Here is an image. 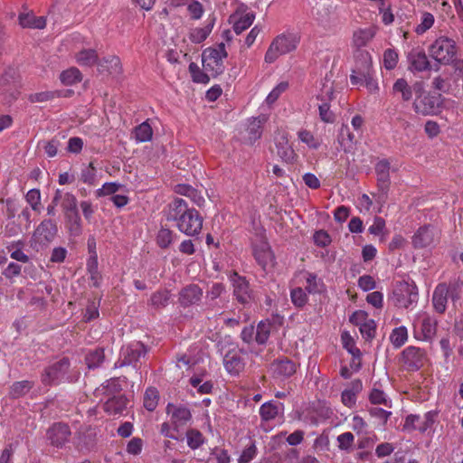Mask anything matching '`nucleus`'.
Segmentation results:
<instances>
[{
	"instance_id": "obj_12",
	"label": "nucleus",
	"mask_w": 463,
	"mask_h": 463,
	"mask_svg": "<svg viewBox=\"0 0 463 463\" xmlns=\"http://www.w3.org/2000/svg\"><path fill=\"white\" fill-rule=\"evenodd\" d=\"M253 254L258 263L266 269L273 264L274 256L267 241L259 238L253 242Z\"/></svg>"
},
{
	"instance_id": "obj_23",
	"label": "nucleus",
	"mask_w": 463,
	"mask_h": 463,
	"mask_svg": "<svg viewBox=\"0 0 463 463\" xmlns=\"http://www.w3.org/2000/svg\"><path fill=\"white\" fill-rule=\"evenodd\" d=\"M203 296L202 289L197 285H190L180 292L179 300L184 306L196 304Z\"/></svg>"
},
{
	"instance_id": "obj_62",
	"label": "nucleus",
	"mask_w": 463,
	"mask_h": 463,
	"mask_svg": "<svg viewBox=\"0 0 463 463\" xmlns=\"http://www.w3.org/2000/svg\"><path fill=\"white\" fill-rule=\"evenodd\" d=\"M360 332L363 335V336L366 339H370L373 337L376 325L375 322L373 319H367L364 323H363L359 326Z\"/></svg>"
},
{
	"instance_id": "obj_15",
	"label": "nucleus",
	"mask_w": 463,
	"mask_h": 463,
	"mask_svg": "<svg viewBox=\"0 0 463 463\" xmlns=\"http://www.w3.org/2000/svg\"><path fill=\"white\" fill-rule=\"evenodd\" d=\"M421 82H415L413 85H410L408 81L403 79H398L393 86L392 92L394 95L399 96L403 101H410L413 94H417L420 90Z\"/></svg>"
},
{
	"instance_id": "obj_32",
	"label": "nucleus",
	"mask_w": 463,
	"mask_h": 463,
	"mask_svg": "<svg viewBox=\"0 0 463 463\" xmlns=\"http://www.w3.org/2000/svg\"><path fill=\"white\" fill-rule=\"evenodd\" d=\"M223 363L225 369L231 374H238L244 368V363L237 354H226Z\"/></svg>"
},
{
	"instance_id": "obj_64",
	"label": "nucleus",
	"mask_w": 463,
	"mask_h": 463,
	"mask_svg": "<svg viewBox=\"0 0 463 463\" xmlns=\"http://www.w3.org/2000/svg\"><path fill=\"white\" fill-rule=\"evenodd\" d=\"M257 448L255 444L251 443L249 447L245 448L238 458V463H249L256 456Z\"/></svg>"
},
{
	"instance_id": "obj_9",
	"label": "nucleus",
	"mask_w": 463,
	"mask_h": 463,
	"mask_svg": "<svg viewBox=\"0 0 463 463\" xmlns=\"http://www.w3.org/2000/svg\"><path fill=\"white\" fill-rule=\"evenodd\" d=\"M70 366L69 360L63 358L45 369L42 376L44 384H53L67 379L66 373Z\"/></svg>"
},
{
	"instance_id": "obj_36",
	"label": "nucleus",
	"mask_w": 463,
	"mask_h": 463,
	"mask_svg": "<svg viewBox=\"0 0 463 463\" xmlns=\"http://www.w3.org/2000/svg\"><path fill=\"white\" fill-rule=\"evenodd\" d=\"M100 71H107L109 74H118L121 71L120 61L117 56H109L99 63Z\"/></svg>"
},
{
	"instance_id": "obj_29",
	"label": "nucleus",
	"mask_w": 463,
	"mask_h": 463,
	"mask_svg": "<svg viewBox=\"0 0 463 463\" xmlns=\"http://www.w3.org/2000/svg\"><path fill=\"white\" fill-rule=\"evenodd\" d=\"M214 24V19H209L207 24L203 27L192 29L189 33V39L194 43H203L211 33Z\"/></svg>"
},
{
	"instance_id": "obj_17",
	"label": "nucleus",
	"mask_w": 463,
	"mask_h": 463,
	"mask_svg": "<svg viewBox=\"0 0 463 463\" xmlns=\"http://www.w3.org/2000/svg\"><path fill=\"white\" fill-rule=\"evenodd\" d=\"M167 413L171 415V423L175 427V430H176V432L188 423L192 418L190 411L183 406L176 407L168 404Z\"/></svg>"
},
{
	"instance_id": "obj_21",
	"label": "nucleus",
	"mask_w": 463,
	"mask_h": 463,
	"mask_svg": "<svg viewBox=\"0 0 463 463\" xmlns=\"http://www.w3.org/2000/svg\"><path fill=\"white\" fill-rule=\"evenodd\" d=\"M71 435L68 425L63 423H56L48 430V438L52 444L61 447L69 440Z\"/></svg>"
},
{
	"instance_id": "obj_27",
	"label": "nucleus",
	"mask_w": 463,
	"mask_h": 463,
	"mask_svg": "<svg viewBox=\"0 0 463 463\" xmlns=\"http://www.w3.org/2000/svg\"><path fill=\"white\" fill-rule=\"evenodd\" d=\"M390 163L386 159L380 160L375 165V172L377 175V180L379 187L384 191L387 190L390 181Z\"/></svg>"
},
{
	"instance_id": "obj_2",
	"label": "nucleus",
	"mask_w": 463,
	"mask_h": 463,
	"mask_svg": "<svg viewBox=\"0 0 463 463\" xmlns=\"http://www.w3.org/2000/svg\"><path fill=\"white\" fill-rule=\"evenodd\" d=\"M300 42V36L295 33L278 35L268 48L264 60L268 63L274 62L279 56L294 52Z\"/></svg>"
},
{
	"instance_id": "obj_53",
	"label": "nucleus",
	"mask_w": 463,
	"mask_h": 463,
	"mask_svg": "<svg viewBox=\"0 0 463 463\" xmlns=\"http://www.w3.org/2000/svg\"><path fill=\"white\" fill-rule=\"evenodd\" d=\"M104 361V353L102 350H95L86 356V363L90 369L99 367Z\"/></svg>"
},
{
	"instance_id": "obj_50",
	"label": "nucleus",
	"mask_w": 463,
	"mask_h": 463,
	"mask_svg": "<svg viewBox=\"0 0 463 463\" xmlns=\"http://www.w3.org/2000/svg\"><path fill=\"white\" fill-rule=\"evenodd\" d=\"M334 93L335 91L333 82L326 79L322 83V87L320 89V92L317 95V99L323 102H327L334 99Z\"/></svg>"
},
{
	"instance_id": "obj_14",
	"label": "nucleus",
	"mask_w": 463,
	"mask_h": 463,
	"mask_svg": "<svg viewBox=\"0 0 463 463\" xmlns=\"http://www.w3.org/2000/svg\"><path fill=\"white\" fill-rule=\"evenodd\" d=\"M255 14L251 11L238 9L230 16V23L232 24L233 31L240 34L248 29L254 22Z\"/></svg>"
},
{
	"instance_id": "obj_33",
	"label": "nucleus",
	"mask_w": 463,
	"mask_h": 463,
	"mask_svg": "<svg viewBox=\"0 0 463 463\" xmlns=\"http://www.w3.org/2000/svg\"><path fill=\"white\" fill-rule=\"evenodd\" d=\"M303 276L306 279V290L309 294H319L324 291V283L316 275L311 273H304Z\"/></svg>"
},
{
	"instance_id": "obj_34",
	"label": "nucleus",
	"mask_w": 463,
	"mask_h": 463,
	"mask_svg": "<svg viewBox=\"0 0 463 463\" xmlns=\"http://www.w3.org/2000/svg\"><path fill=\"white\" fill-rule=\"evenodd\" d=\"M298 137L300 142L304 143L310 149H317L321 146V139L316 137L307 129H300L298 132Z\"/></svg>"
},
{
	"instance_id": "obj_19",
	"label": "nucleus",
	"mask_w": 463,
	"mask_h": 463,
	"mask_svg": "<svg viewBox=\"0 0 463 463\" xmlns=\"http://www.w3.org/2000/svg\"><path fill=\"white\" fill-rule=\"evenodd\" d=\"M284 413V405L279 402H267L260 408V415L264 421L281 419Z\"/></svg>"
},
{
	"instance_id": "obj_47",
	"label": "nucleus",
	"mask_w": 463,
	"mask_h": 463,
	"mask_svg": "<svg viewBox=\"0 0 463 463\" xmlns=\"http://www.w3.org/2000/svg\"><path fill=\"white\" fill-rule=\"evenodd\" d=\"M187 445L192 449H198L204 442L203 434L197 430H189L186 432Z\"/></svg>"
},
{
	"instance_id": "obj_3",
	"label": "nucleus",
	"mask_w": 463,
	"mask_h": 463,
	"mask_svg": "<svg viewBox=\"0 0 463 463\" xmlns=\"http://www.w3.org/2000/svg\"><path fill=\"white\" fill-rule=\"evenodd\" d=\"M227 55L228 53L223 43L206 48L202 53L203 70L208 71L213 78L217 77L224 71L223 60Z\"/></svg>"
},
{
	"instance_id": "obj_4",
	"label": "nucleus",
	"mask_w": 463,
	"mask_h": 463,
	"mask_svg": "<svg viewBox=\"0 0 463 463\" xmlns=\"http://www.w3.org/2000/svg\"><path fill=\"white\" fill-rule=\"evenodd\" d=\"M430 56L437 62L449 65L457 57L458 48L455 41L447 36L438 37L429 47Z\"/></svg>"
},
{
	"instance_id": "obj_26",
	"label": "nucleus",
	"mask_w": 463,
	"mask_h": 463,
	"mask_svg": "<svg viewBox=\"0 0 463 463\" xmlns=\"http://www.w3.org/2000/svg\"><path fill=\"white\" fill-rule=\"evenodd\" d=\"M19 24L24 28L43 29L46 25V19L33 13H23L19 15Z\"/></svg>"
},
{
	"instance_id": "obj_43",
	"label": "nucleus",
	"mask_w": 463,
	"mask_h": 463,
	"mask_svg": "<svg viewBox=\"0 0 463 463\" xmlns=\"http://www.w3.org/2000/svg\"><path fill=\"white\" fill-rule=\"evenodd\" d=\"M60 79L64 85H73L81 80L80 71L77 68H70L62 71Z\"/></svg>"
},
{
	"instance_id": "obj_28",
	"label": "nucleus",
	"mask_w": 463,
	"mask_h": 463,
	"mask_svg": "<svg viewBox=\"0 0 463 463\" xmlns=\"http://www.w3.org/2000/svg\"><path fill=\"white\" fill-rule=\"evenodd\" d=\"M449 288L446 284H439L436 287L433 296L432 302L434 308L442 313L446 309V304L448 300Z\"/></svg>"
},
{
	"instance_id": "obj_37",
	"label": "nucleus",
	"mask_w": 463,
	"mask_h": 463,
	"mask_svg": "<svg viewBox=\"0 0 463 463\" xmlns=\"http://www.w3.org/2000/svg\"><path fill=\"white\" fill-rule=\"evenodd\" d=\"M152 136V128L146 121L141 123L135 128L134 137L137 143L147 142L151 140Z\"/></svg>"
},
{
	"instance_id": "obj_22",
	"label": "nucleus",
	"mask_w": 463,
	"mask_h": 463,
	"mask_svg": "<svg viewBox=\"0 0 463 463\" xmlns=\"http://www.w3.org/2000/svg\"><path fill=\"white\" fill-rule=\"evenodd\" d=\"M231 279L234 288V295L238 301L242 304L248 303L251 298L248 282L236 273L232 276Z\"/></svg>"
},
{
	"instance_id": "obj_61",
	"label": "nucleus",
	"mask_w": 463,
	"mask_h": 463,
	"mask_svg": "<svg viewBox=\"0 0 463 463\" xmlns=\"http://www.w3.org/2000/svg\"><path fill=\"white\" fill-rule=\"evenodd\" d=\"M276 370L280 374H283L285 376H289L295 373L296 366H295L294 363H292L288 360L279 361V363L276 364Z\"/></svg>"
},
{
	"instance_id": "obj_60",
	"label": "nucleus",
	"mask_w": 463,
	"mask_h": 463,
	"mask_svg": "<svg viewBox=\"0 0 463 463\" xmlns=\"http://www.w3.org/2000/svg\"><path fill=\"white\" fill-rule=\"evenodd\" d=\"M96 169L93 166V164L90 163L87 167H85L80 175V179L83 183L88 184H94L96 182Z\"/></svg>"
},
{
	"instance_id": "obj_11",
	"label": "nucleus",
	"mask_w": 463,
	"mask_h": 463,
	"mask_svg": "<svg viewBox=\"0 0 463 463\" xmlns=\"http://www.w3.org/2000/svg\"><path fill=\"white\" fill-rule=\"evenodd\" d=\"M146 353L145 345L140 342H133L121 348L120 358L121 364L128 365L137 362L140 357L144 356Z\"/></svg>"
},
{
	"instance_id": "obj_30",
	"label": "nucleus",
	"mask_w": 463,
	"mask_h": 463,
	"mask_svg": "<svg viewBox=\"0 0 463 463\" xmlns=\"http://www.w3.org/2000/svg\"><path fill=\"white\" fill-rule=\"evenodd\" d=\"M362 390V383L359 380L354 381L351 387L343 391L342 402L351 408L356 402V394Z\"/></svg>"
},
{
	"instance_id": "obj_40",
	"label": "nucleus",
	"mask_w": 463,
	"mask_h": 463,
	"mask_svg": "<svg viewBox=\"0 0 463 463\" xmlns=\"http://www.w3.org/2000/svg\"><path fill=\"white\" fill-rule=\"evenodd\" d=\"M288 81H280L279 82L268 94L265 99V102L268 106L273 105L279 98L288 90Z\"/></svg>"
},
{
	"instance_id": "obj_56",
	"label": "nucleus",
	"mask_w": 463,
	"mask_h": 463,
	"mask_svg": "<svg viewBox=\"0 0 463 463\" xmlns=\"http://www.w3.org/2000/svg\"><path fill=\"white\" fill-rule=\"evenodd\" d=\"M144 442L140 438H132L127 444L126 451L132 456H137L142 452Z\"/></svg>"
},
{
	"instance_id": "obj_39",
	"label": "nucleus",
	"mask_w": 463,
	"mask_h": 463,
	"mask_svg": "<svg viewBox=\"0 0 463 463\" xmlns=\"http://www.w3.org/2000/svg\"><path fill=\"white\" fill-rule=\"evenodd\" d=\"M33 386V382L24 380L14 383L10 387L9 394L13 398H19L26 394Z\"/></svg>"
},
{
	"instance_id": "obj_1",
	"label": "nucleus",
	"mask_w": 463,
	"mask_h": 463,
	"mask_svg": "<svg viewBox=\"0 0 463 463\" xmlns=\"http://www.w3.org/2000/svg\"><path fill=\"white\" fill-rule=\"evenodd\" d=\"M166 219L175 222L177 229L187 236L197 235L203 228V217L180 198L171 202L165 210Z\"/></svg>"
},
{
	"instance_id": "obj_55",
	"label": "nucleus",
	"mask_w": 463,
	"mask_h": 463,
	"mask_svg": "<svg viewBox=\"0 0 463 463\" xmlns=\"http://www.w3.org/2000/svg\"><path fill=\"white\" fill-rule=\"evenodd\" d=\"M344 347L354 357H360L361 353L358 348L354 346L352 336L347 333L344 332L341 335Z\"/></svg>"
},
{
	"instance_id": "obj_31",
	"label": "nucleus",
	"mask_w": 463,
	"mask_h": 463,
	"mask_svg": "<svg viewBox=\"0 0 463 463\" xmlns=\"http://www.w3.org/2000/svg\"><path fill=\"white\" fill-rule=\"evenodd\" d=\"M376 29L374 27L359 29L354 33V44L357 47L365 46L374 37Z\"/></svg>"
},
{
	"instance_id": "obj_16",
	"label": "nucleus",
	"mask_w": 463,
	"mask_h": 463,
	"mask_svg": "<svg viewBox=\"0 0 463 463\" xmlns=\"http://www.w3.org/2000/svg\"><path fill=\"white\" fill-rule=\"evenodd\" d=\"M437 232L430 226L420 227L412 236V244L416 249L430 246L436 240Z\"/></svg>"
},
{
	"instance_id": "obj_13",
	"label": "nucleus",
	"mask_w": 463,
	"mask_h": 463,
	"mask_svg": "<svg viewBox=\"0 0 463 463\" xmlns=\"http://www.w3.org/2000/svg\"><path fill=\"white\" fill-rule=\"evenodd\" d=\"M408 69L412 71H423L430 68L428 57L421 48H412L407 53Z\"/></svg>"
},
{
	"instance_id": "obj_63",
	"label": "nucleus",
	"mask_w": 463,
	"mask_h": 463,
	"mask_svg": "<svg viewBox=\"0 0 463 463\" xmlns=\"http://www.w3.org/2000/svg\"><path fill=\"white\" fill-rule=\"evenodd\" d=\"M370 401L374 404H383L391 407L390 401L387 399L386 394L378 389H373L370 394Z\"/></svg>"
},
{
	"instance_id": "obj_49",
	"label": "nucleus",
	"mask_w": 463,
	"mask_h": 463,
	"mask_svg": "<svg viewBox=\"0 0 463 463\" xmlns=\"http://www.w3.org/2000/svg\"><path fill=\"white\" fill-rule=\"evenodd\" d=\"M290 298L292 303L298 307H304L308 299L305 290L300 287H297L291 289Z\"/></svg>"
},
{
	"instance_id": "obj_8",
	"label": "nucleus",
	"mask_w": 463,
	"mask_h": 463,
	"mask_svg": "<svg viewBox=\"0 0 463 463\" xmlns=\"http://www.w3.org/2000/svg\"><path fill=\"white\" fill-rule=\"evenodd\" d=\"M57 233V227L51 220L43 221L33 232L30 245L38 250L41 247L47 246L52 242Z\"/></svg>"
},
{
	"instance_id": "obj_25",
	"label": "nucleus",
	"mask_w": 463,
	"mask_h": 463,
	"mask_svg": "<svg viewBox=\"0 0 463 463\" xmlns=\"http://www.w3.org/2000/svg\"><path fill=\"white\" fill-rule=\"evenodd\" d=\"M128 401L122 396H114L109 399L103 405L104 411L113 416L121 415L127 408Z\"/></svg>"
},
{
	"instance_id": "obj_24",
	"label": "nucleus",
	"mask_w": 463,
	"mask_h": 463,
	"mask_svg": "<svg viewBox=\"0 0 463 463\" xmlns=\"http://www.w3.org/2000/svg\"><path fill=\"white\" fill-rule=\"evenodd\" d=\"M265 119L263 118H252L248 120L246 127V138L247 140L252 144L256 140H258L262 134V126Z\"/></svg>"
},
{
	"instance_id": "obj_51",
	"label": "nucleus",
	"mask_w": 463,
	"mask_h": 463,
	"mask_svg": "<svg viewBox=\"0 0 463 463\" xmlns=\"http://www.w3.org/2000/svg\"><path fill=\"white\" fill-rule=\"evenodd\" d=\"M70 231L74 234H79L81 228V219L78 212L65 214Z\"/></svg>"
},
{
	"instance_id": "obj_20",
	"label": "nucleus",
	"mask_w": 463,
	"mask_h": 463,
	"mask_svg": "<svg viewBox=\"0 0 463 463\" xmlns=\"http://www.w3.org/2000/svg\"><path fill=\"white\" fill-rule=\"evenodd\" d=\"M360 56L363 60V72H361V76H363L364 80V83L370 92L374 93L378 91L379 86L377 81L370 75V68L372 65L371 55L368 52L362 50L360 52Z\"/></svg>"
},
{
	"instance_id": "obj_42",
	"label": "nucleus",
	"mask_w": 463,
	"mask_h": 463,
	"mask_svg": "<svg viewBox=\"0 0 463 463\" xmlns=\"http://www.w3.org/2000/svg\"><path fill=\"white\" fill-rule=\"evenodd\" d=\"M98 60L94 50H82L76 55L77 62L81 66H92Z\"/></svg>"
},
{
	"instance_id": "obj_35",
	"label": "nucleus",
	"mask_w": 463,
	"mask_h": 463,
	"mask_svg": "<svg viewBox=\"0 0 463 463\" xmlns=\"http://www.w3.org/2000/svg\"><path fill=\"white\" fill-rule=\"evenodd\" d=\"M407 340L408 330L404 326L395 327L390 335V341L395 348H400L402 346L407 342Z\"/></svg>"
},
{
	"instance_id": "obj_59",
	"label": "nucleus",
	"mask_w": 463,
	"mask_h": 463,
	"mask_svg": "<svg viewBox=\"0 0 463 463\" xmlns=\"http://www.w3.org/2000/svg\"><path fill=\"white\" fill-rule=\"evenodd\" d=\"M398 62V53L392 49H388L383 53V63L387 70H392Z\"/></svg>"
},
{
	"instance_id": "obj_18",
	"label": "nucleus",
	"mask_w": 463,
	"mask_h": 463,
	"mask_svg": "<svg viewBox=\"0 0 463 463\" xmlns=\"http://www.w3.org/2000/svg\"><path fill=\"white\" fill-rule=\"evenodd\" d=\"M275 144L277 148V155L283 162L287 164H293L296 161L298 156L292 146L289 144L286 135L283 134L278 137Z\"/></svg>"
},
{
	"instance_id": "obj_44",
	"label": "nucleus",
	"mask_w": 463,
	"mask_h": 463,
	"mask_svg": "<svg viewBox=\"0 0 463 463\" xmlns=\"http://www.w3.org/2000/svg\"><path fill=\"white\" fill-rule=\"evenodd\" d=\"M435 18L432 14L428 12L422 13L420 15V23L415 27L416 33L419 35L423 34L433 26Z\"/></svg>"
},
{
	"instance_id": "obj_7",
	"label": "nucleus",
	"mask_w": 463,
	"mask_h": 463,
	"mask_svg": "<svg viewBox=\"0 0 463 463\" xmlns=\"http://www.w3.org/2000/svg\"><path fill=\"white\" fill-rule=\"evenodd\" d=\"M412 107L417 114L423 116L436 114L439 109V97L431 95L421 85L420 90L415 95Z\"/></svg>"
},
{
	"instance_id": "obj_57",
	"label": "nucleus",
	"mask_w": 463,
	"mask_h": 463,
	"mask_svg": "<svg viewBox=\"0 0 463 463\" xmlns=\"http://www.w3.org/2000/svg\"><path fill=\"white\" fill-rule=\"evenodd\" d=\"M319 117L326 123H333L335 121V114L330 109L328 102H323L318 106Z\"/></svg>"
},
{
	"instance_id": "obj_5",
	"label": "nucleus",
	"mask_w": 463,
	"mask_h": 463,
	"mask_svg": "<svg viewBox=\"0 0 463 463\" xmlns=\"http://www.w3.org/2000/svg\"><path fill=\"white\" fill-rule=\"evenodd\" d=\"M418 288L413 281H401L396 284L392 293L395 306L411 308L418 302Z\"/></svg>"
},
{
	"instance_id": "obj_38",
	"label": "nucleus",
	"mask_w": 463,
	"mask_h": 463,
	"mask_svg": "<svg viewBox=\"0 0 463 463\" xmlns=\"http://www.w3.org/2000/svg\"><path fill=\"white\" fill-rule=\"evenodd\" d=\"M189 72L193 79V81L196 83L207 84L212 77L208 71H205L203 69L201 70L199 66L192 62L189 65Z\"/></svg>"
},
{
	"instance_id": "obj_46",
	"label": "nucleus",
	"mask_w": 463,
	"mask_h": 463,
	"mask_svg": "<svg viewBox=\"0 0 463 463\" xmlns=\"http://www.w3.org/2000/svg\"><path fill=\"white\" fill-rule=\"evenodd\" d=\"M159 395L158 392L155 388L146 389L144 396V406L146 410L152 411H154L158 403Z\"/></svg>"
},
{
	"instance_id": "obj_6",
	"label": "nucleus",
	"mask_w": 463,
	"mask_h": 463,
	"mask_svg": "<svg viewBox=\"0 0 463 463\" xmlns=\"http://www.w3.org/2000/svg\"><path fill=\"white\" fill-rule=\"evenodd\" d=\"M412 326L414 337L418 340H430L436 334L437 321L427 313L417 314Z\"/></svg>"
},
{
	"instance_id": "obj_52",
	"label": "nucleus",
	"mask_w": 463,
	"mask_h": 463,
	"mask_svg": "<svg viewBox=\"0 0 463 463\" xmlns=\"http://www.w3.org/2000/svg\"><path fill=\"white\" fill-rule=\"evenodd\" d=\"M61 207L64 212V215L78 212L76 197L70 193L65 194L62 198Z\"/></svg>"
},
{
	"instance_id": "obj_45",
	"label": "nucleus",
	"mask_w": 463,
	"mask_h": 463,
	"mask_svg": "<svg viewBox=\"0 0 463 463\" xmlns=\"http://www.w3.org/2000/svg\"><path fill=\"white\" fill-rule=\"evenodd\" d=\"M271 325L268 321H261L259 323L256 334L255 340L258 344H265L269 336Z\"/></svg>"
},
{
	"instance_id": "obj_54",
	"label": "nucleus",
	"mask_w": 463,
	"mask_h": 463,
	"mask_svg": "<svg viewBox=\"0 0 463 463\" xmlns=\"http://www.w3.org/2000/svg\"><path fill=\"white\" fill-rule=\"evenodd\" d=\"M26 202L30 204L33 211H40L41 193L38 189H31L25 195Z\"/></svg>"
},
{
	"instance_id": "obj_58",
	"label": "nucleus",
	"mask_w": 463,
	"mask_h": 463,
	"mask_svg": "<svg viewBox=\"0 0 463 463\" xmlns=\"http://www.w3.org/2000/svg\"><path fill=\"white\" fill-rule=\"evenodd\" d=\"M159 247L167 248L173 241V232L168 229H161L156 236Z\"/></svg>"
},
{
	"instance_id": "obj_10",
	"label": "nucleus",
	"mask_w": 463,
	"mask_h": 463,
	"mask_svg": "<svg viewBox=\"0 0 463 463\" xmlns=\"http://www.w3.org/2000/svg\"><path fill=\"white\" fill-rule=\"evenodd\" d=\"M402 362L411 370H419L427 360L426 352L416 346L406 347L402 354Z\"/></svg>"
},
{
	"instance_id": "obj_48",
	"label": "nucleus",
	"mask_w": 463,
	"mask_h": 463,
	"mask_svg": "<svg viewBox=\"0 0 463 463\" xmlns=\"http://www.w3.org/2000/svg\"><path fill=\"white\" fill-rule=\"evenodd\" d=\"M360 52H357L355 56V69L353 70L352 74L350 76V80L353 85H358L364 83V80L363 76H361V72H363V60L360 56Z\"/></svg>"
},
{
	"instance_id": "obj_41",
	"label": "nucleus",
	"mask_w": 463,
	"mask_h": 463,
	"mask_svg": "<svg viewBox=\"0 0 463 463\" xmlns=\"http://www.w3.org/2000/svg\"><path fill=\"white\" fill-rule=\"evenodd\" d=\"M355 142L354 134L350 132L347 126L342 127L339 134V143L345 151H349L353 148Z\"/></svg>"
}]
</instances>
